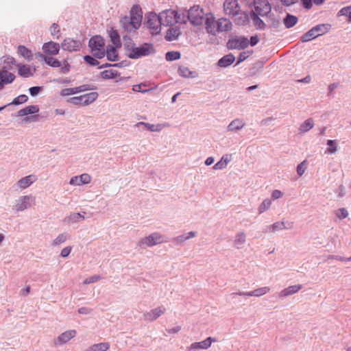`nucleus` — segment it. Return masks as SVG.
<instances>
[{
  "label": "nucleus",
  "instance_id": "1",
  "mask_svg": "<svg viewBox=\"0 0 351 351\" xmlns=\"http://www.w3.org/2000/svg\"><path fill=\"white\" fill-rule=\"evenodd\" d=\"M206 14L202 8L199 6H193L188 11H183L182 19V23H185L187 21L193 25H202L205 19Z\"/></svg>",
  "mask_w": 351,
  "mask_h": 351
},
{
  "label": "nucleus",
  "instance_id": "2",
  "mask_svg": "<svg viewBox=\"0 0 351 351\" xmlns=\"http://www.w3.org/2000/svg\"><path fill=\"white\" fill-rule=\"evenodd\" d=\"M166 242H167V238L161 233L156 232L140 239L137 245L141 249H145Z\"/></svg>",
  "mask_w": 351,
  "mask_h": 351
},
{
  "label": "nucleus",
  "instance_id": "3",
  "mask_svg": "<svg viewBox=\"0 0 351 351\" xmlns=\"http://www.w3.org/2000/svg\"><path fill=\"white\" fill-rule=\"evenodd\" d=\"M182 12L178 13L173 10H165L161 12L159 14V19L162 22V25L170 26L175 23H182Z\"/></svg>",
  "mask_w": 351,
  "mask_h": 351
},
{
  "label": "nucleus",
  "instance_id": "4",
  "mask_svg": "<svg viewBox=\"0 0 351 351\" xmlns=\"http://www.w3.org/2000/svg\"><path fill=\"white\" fill-rule=\"evenodd\" d=\"M330 29V25L328 23L317 25L302 36L301 41L303 43L311 41L318 36L325 34Z\"/></svg>",
  "mask_w": 351,
  "mask_h": 351
},
{
  "label": "nucleus",
  "instance_id": "5",
  "mask_svg": "<svg viewBox=\"0 0 351 351\" xmlns=\"http://www.w3.org/2000/svg\"><path fill=\"white\" fill-rule=\"evenodd\" d=\"M36 205V197L29 194L21 195L14 201L13 209L15 212H22Z\"/></svg>",
  "mask_w": 351,
  "mask_h": 351
},
{
  "label": "nucleus",
  "instance_id": "6",
  "mask_svg": "<svg viewBox=\"0 0 351 351\" xmlns=\"http://www.w3.org/2000/svg\"><path fill=\"white\" fill-rule=\"evenodd\" d=\"M91 53L97 58H102L105 56V42L100 36L92 37L88 43Z\"/></svg>",
  "mask_w": 351,
  "mask_h": 351
},
{
  "label": "nucleus",
  "instance_id": "7",
  "mask_svg": "<svg viewBox=\"0 0 351 351\" xmlns=\"http://www.w3.org/2000/svg\"><path fill=\"white\" fill-rule=\"evenodd\" d=\"M145 24L152 35H157L161 31L162 22L158 15L154 12H149L145 16Z\"/></svg>",
  "mask_w": 351,
  "mask_h": 351
},
{
  "label": "nucleus",
  "instance_id": "8",
  "mask_svg": "<svg viewBox=\"0 0 351 351\" xmlns=\"http://www.w3.org/2000/svg\"><path fill=\"white\" fill-rule=\"evenodd\" d=\"M98 97V93L91 92L77 97H73L68 99V102L74 105L86 106L95 101Z\"/></svg>",
  "mask_w": 351,
  "mask_h": 351
},
{
  "label": "nucleus",
  "instance_id": "9",
  "mask_svg": "<svg viewBox=\"0 0 351 351\" xmlns=\"http://www.w3.org/2000/svg\"><path fill=\"white\" fill-rule=\"evenodd\" d=\"M77 335V331L75 329L65 330L60 333L58 336L53 339L55 346L59 347L69 343L71 339H74Z\"/></svg>",
  "mask_w": 351,
  "mask_h": 351
},
{
  "label": "nucleus",
  "instance_id": "10",
  "mask_svg": "<svg viewBox=\"0 0 351 351\" xmlns=\"http://www.w3.org/2000/svg\"><path fill=\"white\" fill-rule=\"evenodd\" d=\"M166 311V308L164 306L160 305L149 311L145 312L143 315V317L144 321L147 322H153L164 315Z\"/></svg>",
  "mask_w": 351,
  "mask_h": 351
},
{
  "label": "nucleus",
  "instance_id": "11",
  "mask_svg": "<svg viewBox=\"0 0 351 351\" xmlns=\"http://www.w3.org/2000/svg\"><path fill=\"white\" fill-rule=\"evenodd\" d=\"M293 227L292 221H276L265 228L264 233H275L277 231L291 229Z\"/></svg>",
  "mask_w": 351,
  "mask_h": 351
},
{
  "label": "nucleus",
  "instance_id": "12",
  "mask_svg": "<svg viewBox=\"0 0 351 351\" xmlns=\"http://www.w3.org/2000/svg\"><path fill=\"white\" fill-rule=\"evenodd\" d=\"M152 46L147 43H145L140 47L135 46L134 51H132V53L129 55V58L138 59L143 56H149L152 53Z\"/></svg>",
  "mask_w": 351,
  "mask_h": 351
},
{
  "label": "nucleus",
  "instance_id": "13",
  "mask_svg": "<svg viewBox=\"0 0 351 351\" xmlns=\"http://www.w3.org/2000/svg\"><path fill=\"white\" fill-rule=\"evenodd\" d=\"M254 11L260 16H264L271 12V8L267 0H254Z\"/></svg>",
  "mask_w": 351,
  "mask_h": 351
},
{
  "label": "nucleus",
  "instance_id": "14",
  "mask_svg": "<svg viewBox=\"0 0 351 351\" xmlns=\"http://www.w3.org/2000/svg\"><path fill=\"white\" fill-rule=\"evenodd\" d=\"M216 339L213 337H208L206 339L192 343L186 348L187 351H197L201 350H208L213 343L216 342Z\"/></svg>",
  "mask_w": 351,
  "mask_h": 351
},
{
  "label": "nucleus",
  "instance_id": "15",
  "mask_svg": "<svg viewBox=\"0 0 351 351\" xmlns=\"http://www.w3.org/2000/svg\"><path fill=\"white\" fill-rule=\"evenodd\" d=\"M223 10L226 14L236 16L241 10L237 0H226L223 3Z\"/></svg>",
  "mask_w": 351,
  "mask_h": 351
},
{
  "label": "nucleus",
  "instance_id": "16",
  "mask_svg": "<svg viewBox=\"0 0 351 351\" xmlns=\"http://www.w3.org/2000/svg\"><path fill=\"white\" fill-rule=\"evenodd\" d=\"M270 291V288L269 287H262L257 288L256 289H254L252 291H238L236 293H234L233 294H235L239 296H243V297H261L263 295H266Z\"/></svg>",
  "mask_w": 351,
  "mask_h": 351
},
{
  "label": "nucleus",
  "instance_id": "17",
  "mask_svg": "<svg viewBox=\"0 0 351 351\" xmlns=\"http://www.w3.org/2000/svg\"><path fill=\"white\" fill-rule=\"evenodd\" d=\"M249 45V40L245 37H235L228 40L227 47L230 49H242Z\"/></svg>",
  "mask_w": 351,
  "mask_h": 351
},
{
  "label": "nucleus",
  "instance_id": "18",
  "mask_svg": "<svg viewBox=\"0 0 351 351\" xmlns=\"http://www.w3.org/2000/svg\"><path fill=\"white\" fill-rule=\"evenodd\" d=\"M61 47L63 50L72 52L79 51L82 44L79 40L67 38L62 41Z\"/></svg>",
  "mask_w": 351,
  "mask_h": 351
},
{
  "label": "nucleus",
  "instance_id": "19",
  "mask_svg": "<svg viewBox=\"0 0 351 351\" xmlns=\"http://www.w3.org/2000/svg\"><path fill=\"white\" fill-rule=\"evenodd\" d=\"M38 178L36 175L31 174L19 179L16 182V186L20 190H25L36 182Z\"/></svg>",
  "mask_w": 351,
  "mask_h": 351
},
{
  "label": "nucleus",
  "instance_id": "20",
  "mask_svg": "<svg viewBox=\"0 0 351 351\" xmlns=\"http://www.w3.org/2000/svg\"><path fill=\"white\" fill-rule=\"evenodd\" d=\"M92 180L91 176L88 173H82L80 176H75L71 178L69 184L71 186H79L82 184H88Z\"/></svg>",
  "mask_w": 351,
  "mask_h": 351
},
{
  "label": "nucleus",
  "instance_id": "21",
  "mask_svg": "<svg viewBox=\"0 0 351 351\" xmlns=\"http://www.w3.org/2000/svg\"><path fill=\"white\" fill-rule=\"evenodd\" d=\"M204 22L205 23V28L206 32L213 35H215L217 29V21H215L214 15L210 12L206 13Z\"/></svg>",
  "mask_w": 351,
  "mask_h": 351
},
{
  "label": "nucleus",
  "instance_id": "22",
  "mask_svg": "<svg viewBox=\"0 0 351 351\" xmlns=\"http://www.w3.org/2000/svg\"><path fill=\"white\" fill-rule=\"evenodd\" d=\"M131 19L132 27L134 29H137L141 24L142 14L141 11L138 7L132 8L131 10V16L129 17Z\"/></svg>",
  "mask_w": 351,
  "mask_h": 351
},
{
  "label": "nucleus",
  "instance_id": "23",
  "mask_svg": "<svg viewBox=\"0 0 351 351\" xmlns=\"http://www.w3.org/2000/svg\"><path fill=\"white\" fill-rule=\"evenodd\" d=\"M247 241V234L246 233L241 230L237 232L233 239V245L235 248L240 250L244 247V245Z\"/></svg>",
  "mask_w": 351,
  "mask_h": 351
},
{
  "label": "nucleus",
  "instance_id": "24",
  "mask_svg": "<svg viewBox=\"0 0 351 351\" xmlns=\"http://www.w3.org/2000/svg\"><path fill=\"white\" fill-rule=\"evenodd\" d=\"M43 50L44 53L48 55H57L60 51V45L58 43L53 41L47 42L43 44Z\"/></svg>",
  "mask_w": 351,
  "mask_h": 351
},
{
  "label": "nucleus",
  "instance_id": "25",
  "mask_svg": "<svg viewBox=\"0 0 351 351\" xmlns=\"http://www.w3.org/2000/svg\"><path fill=\"white\" fill-rule=\"evenodd\" d=\"M217 32H228L232 29V25L230 20L226 18H220L216 22Z\"/></svg>",
  "mask_w": 351,
  "mask_h": 351
},
{
  "label": "nucleus",
  "instance_id": "26",
  "mask_svg": "<svg viewBox=\"0 0 351 351\" xmlns=\"http://www.w3.org/2000/svg\"><path fill=\"white\" fill-rule=\"evenodd\" d=\"M302 288V285H295L289 286L284 289H282L279 293L280 298H285L293 294L298 293Z\"/></svg>",
  "mask_w": 351,
  "mask_h": 351
},
{
  "label": "nucleus",
  "instance_id": "27",
  "mask_svg": "<svg viewBox=\"0 0 351 351\" xmlns=\"http://www.w3.org/2000/svg\"><path fill=\"white\" fill-rule=\"evenodd\" d=\"M17 66L19 67V75L23 77H29L32 76L36 71L35 69H32L29 65L27 64H17Z\"/></svg>",
  "mask_w": 351,
  "mask_h": 351
},
{
  "label": "nucleus",
  "instance_id": "28",
  "mask_svg": "<svg viewBox=\"0 0 351 351\" xmlns=\"http://www.w3.org/2000/svg\"><path fill=\"white\" fill-rule=\"evenodd\" d=\"M245 125L242 119H235L232 120L228 125L227 130L230 132H237L241 130Z\"/></svg>",
  "mask_w": 351,
  "mask_h": 351
},
{
  "label": "nucleus",
  "instance_id": "29",
  "mask_svg": "<svg viewBox=\"0 0 351 351\" xmlns=\"http://www.w3.org/2000/svg\"><path fill=\"white\" fill-rule=\"evenodd\" d=\"M85 90H86V85H82L75 88H64L60 91V95L65 97L71 95H75Z\"/></svg>",
  "mask_w": 351,
  "mask_h": 351
},
{
  "label": "nucleus",
  "instance_id": "30",
  "mask_svg": "<svg viewBox=\"0 0 351 351\" xmlns=\"http://www.w3.org/2000/svg\"><path fill=\"white\" fill-rule=\"evenodd\" d=\"M180 34L181 31L178 27H171L167 29L165 38L168 41H173L176 40Z\"/></svg>",
  "mask_w": 351,
  "mask_h": 351
},
{
  "label": "nucleus",
  "instance_id": "31",
  "mask_svg": "<svg viewBox=\"0 0 351 351\" xmlns=\"http://www.w3.org/2000/svg\"><path fill=\"white\" fill-rule=\"evenodd\" d=\"M15 77L16 76L13 73L8 72L5 67L0 69V79L6 84L13 82Z\"/></svg>",
  "mask_w": 351,
  "mask_h": 351
},
{
  "label": "nucleus",
  "instance_id": "32",
  "mask_svg": "<svg viewBox=\"0 0 351 351\" xmlns=\"http://www.w3.org/2000/svg\"><path fill=\"white\" fill-rule=\"evenodd\" d=\"M196 236V232L193 231H191L186 234H184L178 237H174L172 239V242L176 245H181L186 240L189 239L193 238Z\"/></svg>",
  "mask_w": 351,
  "mask_h": 351
},
{
  "label": "nucleus",
  "instance_id": "33",
  "mask_svg": "<svg viewBox=\"0 0 351 351\" xmlns=\"http://www.w3.org/2000/svg\"><path fill=\"white\" fill-rule=\"evenodd\" d=\"M110 345L108 342H101L99 343H95L83 351H107L109 350Z\"/></svg>",
  "mask_w": 351,
  "mask_h": 351
},
{
  "label": "nucleus",
  "instance_id": "34",
  "mask_svg": "<svg viewBox=\"0 0 351 351\" xmlns=\"http://www.w3.org/2000/svg\"><path fill=\"white\" fill-rule=\"evenodd\" d=\"M315 125L314 121L312 118L306 119L302 123L298 128L300 134H304L310 131Z\"/></svg>",
  "mask_w": 351,
  "mask_h": 351
},
{
  "label": "nucleus",
  "instance_id": "35",
  "mask_svg": "<svg viewBox=\"0 0 351 351\" xmlns=\"http://www.w3.org/2000/svg\"><path fill=\"white\" fill-rule=\"evenodd\" d=\"M70 237V234L67 232L60 233L52 241L51 245L58 246L69 240Z\"/></svg>",
  "mask_w": 351,
  "mask_h": 351
},
{
  "label": "nucleus",
  "instance_id": "36",
  "mask_svg": "<svg viewBox=\"0 0 351 351\" xmlns=\"http://www.w3.org/2000/svg\"><path fill=\"white\" fill-rule=\"evenodd\" d=\"M85 219L84 215L80 213H72L64 219L67 223H75Z\"/></svg>",
  "mask_w": 351,
  "mask_h": 351
},
{
  "label": "nucleus",
  "instance_id": "37",
  "mask_svg": "<svg viewBox=\"0 0 351 351\" xmlns=\"http://www.w3.org/2000/svg\"><path fill=\"white\" fill-rule=\"evenodd\" d=\"M234 56L232 53L224 56L218 61V66L220 67H227L234 62Z\"/></svg>",
  "mask_w": 351,
  "mask_h": 351
},
{
  "label": "nucleus",
  "instance_id": "38",
  "mask_svg": "<svg viewBox=\"0 0 351 351\" xmlns=\"http://www.w3.org/2000/svg\"><path fill=\"white\" fill-rule=\"evenodd\" d=\"M115 46H108L106 50L105 49V54L110 61H116L118 58V53Z\"/></svg>",
  "mask_w": 351,
  "mask_h": 351
},
{
  "label": "nucleus",
  "instance_id": "39",
  "mask_svg": "<svg viewBox=\"0 0 351 351\" xmlns=\"http://www.w3.org/2000/svg\"><path fill=\"white\" fill-rule=\"evenodd\" d=\"M39 111V108L38 106L32 105V106H28L25 107V108H23L20 110L18 112L19 116H25L30 114H34Z\"/></svg>",
  "mask_w": 351,
  "mask_h": 351
},
{
  "label": "nucleus",
  "instance_id": "40",
  "mask_svg": "<svg viewBox=\"0 0 351 351\" xmlns=\"http://www.w3.org/2000/svg\"><path fill=\"white\" fill-rule=\"evenodd\" d=\"M258 15L259 14L255 12H251V19L252 20L253 24L256 29H264L266 25L263 20L259 18Z\"/></svg>",
  "mask_w": 351,
  "mask_h": 351
},
{
  "label": "nucleus",
  "instance_id": "41",
  "mask_svg": "<svg viewBox=\"0 0 351 351\" xmlns=\"http://www.w3.org/2000/svg\"><path fill=\"white\" fill-rule=\"evenodd\" d=\"M230 161V158L228 155L223 156L221 160L215 163L213 168L215 170L223 169L227 167Z\"/></svg>",
  "mask_w": 351,
  "mask_h": 351
},
{
  "label": "nucleus",
  "instance_id": "42",
  "mask_svg": "<svg viewBox=\"0 0 351 351\" xmlns=\"http://www.w3.org/2000/svg\"><path fill=\"white\" fill-rule=\"evenodd\" d=\"M119 75V73L117 72V71L115 69H108V70H105L101 73V77L103 79H106V80L114 79Z\"/></svg>",
  "mask_w": 351,
  "mask_h": 351
},
{
  "label": "nucleus",
  "instance_id": "43",
  "mask_svg": "<svg viewBox=\"0 0 351 351\" xmlns=\"http://www.w3.org/2000/svg\"><path fill=\"white\" fill-rule=\"evenodd\" d=\"M40 56L43 58L45 62L50 66L60 67L62 66L61 62L54 58L46 56L43 54H40Z\"/></svg>",
  "mask_w": 351,
  "mask_h": 351
},
{
  "label": "nucleus",
  "instance_id": "44",
  "mask_svg": "<svg viewBox=\"0 0 351 351\" xmlns=\"http://www.w3.org/2000/svg\"><path fill=\"white\" fill-rule=\"evenodd\" d=\"M297 22L298 18L290 14H287V16L284 19V24L287 28L292 27Z\"/></svg>",
  "mask_w": 351,
  "mask_h": 351
},
{
  "label": "nucleus",
  "instance_id": "45",
  "mask_svg": "<svg viewBox=\"0 0 351 351\" xmlns=\"http://www.w3.org/2000/svg\"><path fill=\"white\" fill-rule=\"evenodd\" d=\"M326 145L328 147L326 149L325 153L328 154H334L338 150L337 143L334 140H328L326 142Z\"/></svg>",
  "mask_w": 351,
  "mask_h": 351
},
{
  "label": "nucleus",
  "instance_id": "46",
  "mask_svg": "<svg viewBox=\"0 0 351 351\" xmlns=\"http://www.w3.org/2000/svg\"><path fill=\"white\" fill-rule=\"evenodd\" d=\"M124 40V47L126 49V53L128 56L129 57V55L132 53V51H134V48L135 47L136 45L133 42V40L130 38H123Z\"/></svg>",
  "mask_w": 351,
  "mask_h": 351
},
{
  "label": "nucleus",
  "instance_id": "47",
  "mask_svg": "<svg viewBox=\"0 0 351 351\" xmlns=\"http://www.w3.org/2000/svg\"><path fill=\"white\" fill-rule=\"evenodd\" d=\"M18 53L27 60H30L32 58V51L23 45L18 47Z\"/></svg>",
  "mask_w": 351,
  "mask_h": 351
},
{
  "label": "nucleus",
  "instance_id": "48",
  "mask_svg": "<svg viewBox=\"0 0 351 351\" xmlns=\"http://www.w3.org/2000/svg\"><path fill=\"white\" fill-rule=\"evenodd\" d=\"M178 73L180 75L184 77H195V72H193L189 69V68L184 66H180L178 68Z\"/></svg>",
  "mask_w": 351,
  "mask_h": 351
},
{
  "label": "nucleus",
  "instance_id": "49",
  "mask_svg": "<svg viewBox=\"0 0 351 351\" xmlns=\"http://www.w3.org/2000/svg\"><path fill=\"white\" fill-rule=\"evenodd\" d=\"M170 127V124L168 122H164L158 124H149V130L151 132H160L165 128Z\"/></svg>",
  "mask_w": 351,
  "mask_h": 351
},
{
  "label": "nucleus",
  "instance_id": "50",
  "mask_svg": "<svg viewBox=\"0 0 351 351\" xmlns=\"http://www.w3.org/2000/svg\"><path fill=\"white\" fill-rule=\"evenodd\" d=\"M272 204V202L270 199H265L262 203L258 207V212L259 214H262L264 212L267 211L269 209Z\"/></svg>",
  "mask_w": 351,
  "mask_h": 351
},
{
  "label": "nucleus",
  "instance_id": "51",
  "mask_svg": "<svg viewBox=\"0 0 351 351\" xmlns=\"http://www.w3.org/2000/svg\"><path fill=\"white\" fill-rule=\"evenodd\" d=\"M110 40L115 47L121 46L120 37L118 32L116 30H111L109 33Z\"/></svg>",
  "mask_w": 351,
  "mask_h": 351
},
{
  "label": "nucleus",
  "instance_id": "52",
  "mask_svg": "<svg viewBox=\"0 0 351 351\" xmlns=\"http://www.w3.org/2000/svg\"><path fill=\"white\" fill-rule=\"evenodd\" d=\"M130 22H131V19H129L128 16H125V17L122 18L121 20V23L122 27L127 32H132V31L134 30L133 27H132V23H130Z\"/></svg>",
  "mask_w": 351,
  "mask_h": 351
},
{
  "label": "nucleus",
  "instance_id": "53",
  "mask_svg": "<svg viewBox=\"0 0 351 351\" xmlns=\"http://www.w3.org/2000/svg\"><path fill=\"white\" fill-rule=\"evenodd\" d=\"M167 61L176 60L180 58V53L178 51H168L165 55Z\"/></svg>",
  "mask_w": 351,
  "mask_h": 351
},
{
  "label": "nucleus",
  "instance_id": "54",
  "mask_svg": "<svg viewBox=\"0 0 351 351\" xmlns=\"http://www.w3.org/2000/svg\"><path fill=\"white\" fill-rule=\"evenodd\" d=\"M307 165V160H304L297 166V173L299 176H302L304 173Z\"/></svg>",
  "mask_w": 351,
  "mask_h": 351
},
{
  "label": "nucleus",
  "instance_id": "55",
  "mask_svg": "<svg viewBox=\"0 0 351 351\" xmlns=\"http://www.w3.org/2000/svg\"><path fill=\"white\" fill-rule=\"evenodd\" d=\"M28 99V97L26 95H21L16 98L14 99L13 101L11 103L14 105H19L26 102Z\"/></svg>",
  "mask_w": 351,
  "mask_h": 351
},
{
  "label": "nucleus",
  "instance_id": "56",
  "mask_svg": "<svg viewBox=\"0 0 351 351\" xmlns=\"http://www.w3.org/2000/svg\"><path fill=\"white\" fill-rule=\"evenodd\" d=\"M335 215L339 219H343L348 216V212L345 208H341L336 210Z\"/></svg>",
  "mask_w": 351,
  "mask_h": 351
},
{
  "label": "nucleus",
  "instance_id": "57",
  "mask_svg": "<svg viewBox=\"0 0 351 351\" xmlns=\"http://www.w3.org/2000/svg\"><path fill=\"white\" fill-rule=\"evenodd\" d=\"M339 14L348 16L349 21H351V5L341 9Z\"/></svg>",
  "mask_w": 351,
  "mask_h": 351
},
{
  "label": "nucleus",
  "instance_id": "58",
  "mask_svg": "<svg viewBox=\"0 0 351 351\" xmlns=\"http://www.w3.org/2000/svg\"><path fill=\"white\" fill-rule=\"evenodd\" d=\"M100 279H101L100 276L94 275V276H92L90 277L86 278L83 281V284L84 285H88V284H90V283H94V282H96L99 281Z\"/></svg>",
  "mask_w": 351,
  "mask_h": 351
},
{
  "label": "nucleus",
  "instance_id": "59",
  "mask_svg": "<svg viewBox=\"0 0 351 351\" xmlns=\"http://www.w3.org/2000/svg\"><path fill=\"white\" fill-rule=\"evenodd\" d=\"M252 53V51H243L239 54V60L237 62V65L239 64L240 62L244 61L247 58H248L251 54Z\"/></svg>",
  "mask_w": 351,
  "mask_h": 351
},
{
  "label": "nucleus",
  "instance_id": "60",
  "mask_svg": "<svg viewBox=\"0 0 351 351\" xmlns=\"http://www.w3.org/2000/svg\"><path fill=\"white\" fill-rule=\"evenodd\" d=\"M84 59L86 63L92 66H96L99 64V61L95 59L93 57L90 56H85Z\"/></svg>",
  "mask_w": 351,
  "mask_h": 351
},
{
  "label": "nucleus",
  "instance_id": "61",
  "mask_svg": "<svg viewBox=\"0 0 351 351\" xmlns=\"http://www.w3.org/2000/svg\"><path fill=\"white\" fill-rule=\"evenodd\" d=\"M146 85L145 84H135L132 86V90L134 92H141V93H146L149 90V89H144L143 87H145Z\"/></svg>",
  "mask_w": 351,
  "mask_h": 351
},
{
  "label": "nucleus",
  "instance_id": "62",
  "mask_svg": "<svg viewBox=\"0 0 351 351\" xmlns=\"http://www.w3.org/2000/svg\"><path fill=\"white\" fill-rule=\"evenodd\" d=\"M73 247L72 246H67V247H65L64 248H63L62 250H61V252H60V256L63 258H66L67 257L71 250H72Z\"/></svg>",
  "mask_w": 351,
  "mask_h": 351
},
{
  "label": "nucleus",
  "instance_id": "63",
  "mask_svg": "<svg viewBox=\"0 0 351 351\" xmlns=\"http://www.w3.org/2000/svg\"><path fill=\"white\" fill-rule=\"evenodd\" d=\"M42 88L40 86H33L31 87L29 90V93L32 96H36L41 90Z\"/></svg>",
  "mask_w": 351,
  "mask_h": 351
},
{
  "label": "nucleus",
  "instance_id": "64",
  "mask_svg": "<svg viewBox=\"0 0 351 351\" xmlns=\"http://www.w3.org/2000/svg\"><path fill=\"white\" fill-rule=\"evenodd\" d=\"M283 196V193L278 189L273 191L271 193V198L273 199H280Z\"/></svg>",
  "mask_w": 351,
  "mask_h": 351
}]
</instances>
